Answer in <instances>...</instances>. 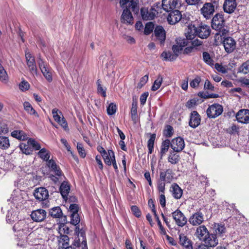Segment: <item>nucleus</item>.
Segmentation results:
<instances>
[{"label": "nucleus", "mask_w": 249, "mask_h": 249, "mask_svg": "<svg viewBox=\"0 0 249 249\" xmlns=\"http://www.w3.org/2000/svg\"><path fill=\"white\" fill-rule=\"evenodd\" d=\"M211 27L216 31L214 36V40H221L220 36L228 35V27L226 24V20L222 14L217 13L213 17Z\"/></svg>", "instance_id": "obj_1"}, {"label": "nucleus", "mask_w": 249, "mask_h": 249, "mask_svg": "<svg viewBox=\"0 0 249 249\" xmlns=\"http://www.w3.org/2000/svg\"><path fill=\"white\" fill-rule=\"evenodd\" d=\"M20 150L23 154H33L34 151H38L37 156H50V152L45 148L41 149L40 144L35 139L30 138L27 143L21 142L19 145Z\"/></svg>", "instance_id": "obj_2"}, {"label": "nucleus", "mask_w": 249, "mask_h": 249, "mask_svg": "<svg viewBox=\"0 0 249 249\" xmlns=\"http://www.w3.org/2000/svg\"><path fill=\"white\" fill-rule=\"evenodd\" d=\"M34 227L33 222H27L26 221L22 220H19L14 225L13 230L15 232H17V236L20 237L30 234L31 232L38 233L44 231V228L42 227L37 228L33 230Z\"/></svg>", "instance_id": "obj_3"}, {"label": "nucleus", "mask_w": 249, "mask_h": 249, "mask_svg": "<svg viewBox=\"0 0 249 249\" xmlns=\"http://www.w3.org/2000/svg\"><path fill=\"white\" fill-rule=\"evenodd\" d=\"M219 0H211L205 2L200 9V13L207 19H211L215 11L219 6Z\"/></svg>", "instance_id": "obj_4"}, {"label": "nucleus", "mask_w": 249, "mask_h": 249, "mask_svg": "<svg viewBox=\"0 0 249 249\" xmlns=\"http://www.w3.org/2000/svg\"><path fill=\"white\" fill-rule=\"evenodd\" d=\"M227 35L220 36L221 40H214V42L216 45L222 43L225 51L230 53L233 52L236 48V42L233 38L231 37L227 36Z\"/></svg>", "instance_id": "obj_5"}, {"label": "nucleus", "mask_w": 249, "mask_h": 249, "mask_svg": "<svg viewBox=\"0 0 249 249\" xmlns=\"http://www.w3.org/2000/svg\"><path fill=\"white\" fill-rule=\"evenodd\" d=\"M223 111L222 105L219 104H214L209 107L206 113L209 118H215L220 115Z\"/></svg>", "instance_id": "obj_6"}, {"label": "nucleus", "mask_w": 249, "mask_h": 249, "mask_svg": "<svg viewBox=\"0 0 249 249\" xmlns=\"http://www.w3.org/2000/svg\"><path fill=\"white\" fill-rule=\"evenodd\" d=\"M141 14L143 20H150L153 19L158 15V11L153 6L150 9L142 7L141 9Z\"/></svg>", "instance_id": "obj_7"}, {"label": "nucleus", "mask_w": 249, "mask_h": 249, "mask_svg": "<svg viewBox=\"0 0 249 249\" xmlns=\"http://www.w3.org/2000/svg\"><path fill=\"white\" fill-rule=\"evenodd\" d=\"M155 40L159 42L160 46H163L166 39V31L161 25H156L154 30Z\"/></svg>", "instance_id": "obj_8"}, {"label": "nucleus", "mask_w": 249, "mask_h": 249, "mask_svg": "<svg viewBox=\"0 0 249 249\" xmlns=\"http://www.w3.org/2000/svg\"><path fill=\"white\" fill-rule=\"evenodd\" d=\"M37 62L43 76L49 82H51L53 81V77L50 68L41 58H39Z\"/></svg>", "instance_id": "obj_9"}, {"label": "nucleus", "mask_w": 249, "mask_h": 249, "mask_svg": "<svg viewBox=\"0 0 249 249\" xmlns=\"http://www.w3.org/2000/svg\"><path fill=\"white\" fill-rule=\"evenodd\" d=\"M167 12H168L167 20L169 24L174 25L181 19V14L178 9L171 10Z\"/></svg>", "instance_id": "obj_10"}, {"label": "nucleus", "mask_w": 249, "mask_h": 249, "mask_svg": "<svg viewBox=\"0 0 249 249\" xmlns=\"http://www.w3.org/2000/svg\"><path fill=\"white\" fill-rule=\"evenodd\" d=\"M161 2L162 8L166 11L179 9L181 6L179 0H161Z\"/></svg>", "instance_id": "obj_11"}, {"label": "nucleus", "mask_w": 249, "mask_h": 249, "mask_svg": "<svg viewBox=\"0 0 249 249\" xmlns=\"http://www.w3.org/2000/svg\"><path fill=\"white\" fill-rule=\"evenodd\" d=\"M52 114L54 121L58 123L62 127L65 129L68 127L67 122L63 117L61 111L57 108H53L52 110Z\"/></svg>", "instance_id": "obj_12"}, {"label": "nucleus", "mask_w": 249, "mask_h": 249, "mask_svg": "<svg viewBox=\"0 0 249 249\" xmlns=\"http://www.w3.org/2000/svg\"><path fill=\"white\" fill-rule=\"evenodd\" d=\"M172 215L178 226L183 227L186 224L187 218L180 210H176L172 213Z\"/></svg>", "instance_id": "obj_13"}, {"label": "nucleus", "mask_w": 249, "mask_h": 249, "mask_svg": "<svg viewBox=\"0 0 249 249\" xmlns=\"http://www.w3.org/2000/svg\"><path fill=\"white\" fill-rule=\"evenodd\" d=\"M42 157L43 158V160L47 162L46 164L52 171L53 172L55 175L59 177L62 176V172L54 160L53 159L50 160L49 158L50 157Z\"/></svg>", "instance_id": "obj_14"}, {"label": "nucleus", "mask_w": 249, "mask_h": 249, "mask_svg": "<svg viewBox=\"0 0 249 249\" xmlns=\"http://www.w3.org/2000/svg\"><path fill=\"white\" fill-rule=\"evenodd\" d=\"M211 30L208 25L201 23L197 26V36L202 39H206L210 35Z\"/></svg>", "instance_id": "obj_15"}, {"label": "nucleus", "mask_w": 249, "mask_h": 249, "mask_svg": "<svg viewBox=\"0 0 249 249\" xmlns=\"http://www.w3.org/2000/svg\"><path fill=\"white\" fill-rule=\"evenodd\" d=\"M27 65L30 72L34 75L37 74V67L35 61V57L32 55L30 53L25 54Z\"/></svg>", "instance_id": "obj_16"}, {"label": "nucleus", "mask_w": 249, "mask_h": 249, "mask_svg": "<svg viewBox=\"0 0 249 249\" xmlns=\"http://www.w3.org/2000/svg\"><path fill=\"white\" fill-rule=\"evenodd\" d=\"M184 140L181 137L173 139L171 142V147L174 152H179L184 148Z\"/></svg>", "instance_id": "obj_17"}, {"label": "nucleus", "mask_w": 249, "mask_h": 249, "mask_svg": "<svg viewBox=\"0 0 249 249\" xmlns=\"http://www.w3.org/2000/svg\"><path fill=\"white\" fill-rule=\"evenodd\" d=\"M34 196L37 200L40 201H44L48 199L49 193L45 188L39 187L35 190Z\"/></svg>", "instance_id": "obj_18"}, {"label": "nucleus", "mask_w": 249, "mask_h": 249, "mask_svg": "<svg viewBox=\"0 0 249 249\" xmlns=\"http://www.w3.org/2000/svg\"><path fill=\"white\" fill-rule=\"evenodd\" d=\"M204 242V245L207 249L208 247H214L218 243V240L216 235L213 233H209L202 241Z\"/></svg>", "instance_id": "obj_19"}, {"label": "nucleus", "mask_w": 249, "mask_h": 249, "mask_svg": "<svg viewBox=\"0 0 249 249\" xmlns=\"http://www.w3.org/2000/svg\"><path fill=\"white\" fill-rule=\"evenodd\" d=\"M201 117L196 111H192L190 115L189 125L190 127L195 128L200 124Z\"/></svg>", "instance_id": "obj_20"}, {"label": "nucleus", "mask_w": 249, "mask_h": 249, "mask_svg": "<svg viewBox=\"0 0 249 249\" xmlns=\"http://www.w3.org/2000/svg\"><path fill=\"white\" fill-rule=\"evenodd\" d=\"M121 22L127 24L133 23L134 18L130 10L128 7L124 9L121 17Z\"/></svg>", "instance_id": "obj_21"}, {"label": "nucleus", "mask_w": 249, "mask_h": 249, "mask_svg": "<svg viewBox=\"0 0 249 249\" xmlns=\"http://www.w3.org/2000/svg\"><path fill=\"white\" fill-rule=\"evenodd\" d=\"M46 212L44 210L37 209L32 212L31 217L34 221L41 222L46 218Z\"/></svg>", "instance_id": "obj_22"}, {"label": "nucleus", "mask_w": 249, "mask_h": 249, "mask_svg": "<svg viewBox=\"0 0 249 249\" xmlns=\"http://www.w3.org/2000/svg\"><path fill=\"white\" fill-rule=\"evenodd\" d=\"M237 120L243 124H248L249 123V110L241 109L236 115Z\"/></svg>", "instance_id": "obj_23"}, {"label": "nucleus", "mask_w": 249, "mask_h": 249, "mask_svg": "<svg viewBox=\"0 0 249 249\" xmlns=\"http://www.w3.org/2000/svg\"><path fill=\"white\" fill-rule=\"evenodd\" d=\"M204 221V215L200 212H197L191 215L189 219L190 224L193 226L200 225Z\"/></svg>", "instance_id": "obj_24"}, {"label": "nucleus", "mask_w": 249, "mask_h": 249, "mask_svg": "<svg viewBox=\"0 0 249 249\" xmlns=\"http://www.w3.org/2000/svg\"><path fill=\"white\" fill-rule=\"evenodd\" d=\"M237 6L236 0H225L223 4L224 11L228 14L232 13Z\"/></svg>", "instance_id": "obj_25"}, {"label": "nucleus", "mask_w": 249, "mask_h": 249, "mask_svg": "<svg viewBox=\"0 0 249 249\" xmlns=\"http://www.w3.org/2000/svg\"><path fill=\"white\" fill-rule=\"evenodd\" d=\"M187 31L185 33L187 39L193 40L197 34V27L195 24H189L187 25Z\"/></svg>", "instance_id": "obj_26"}, {"label": "nucleus", "mask_w": 249, "mask_h": 249, "mask_svg": "<svg viewBox=\"0 0 249 249\" xmlns=\"http://www.w3.org/2000/svg\"><path fill=\"white\" fill-rule=\"evenodd\" d=\"M160 179L166 183L171 182L173 179V171L171 169H167L165 171L160 172Z\"/></svg>", "instance_id": "obj_27"}, {"label": "nucleus", "mask_w": 249, "mask_h": 249, "mask_svg": "<svg viewBox=\"0 0 249 249\" xmlns=\"http://www.w3.org/2000/svg\"><path fill=\"white\" fill-rule=\"evenodd\" d=\"M209 233L205 226H200L196 229L195 235L199 240L202 241Z\"/></svg>", "instance_id": "obj_28"}, {"label": "nucleus", "mask_w": 249, "mask_h": 249, "mask_svg": "<svg viewBox=\"0 0 249 249\" xmlns=\"http://www.w3.org/2000/svg\"><path fill=\"white\" fill-rule=\"evenodd\" d=\"M149 138L147 141V146L148 149V155L151 154L154 150V142L156 137V133H149Z\"/></svg>", "instance_id": "obj_29"}, {"label": "nucleus", "mask_w": 249, "mask_h": 249, "mask_svg": "<svg viewBox=\"0 0 249 249\" xmlns=\"http://www.w3.org/2000/svg\"><path fill=\"white\" fill-rule=\"evenodd\" d=\"M179 243L186 249H193V246L190 240L184 234L179 235Z\"/></svg>", "instance_id": "obj_30"}, {"label": "nucleus", "mask_w": 249, "mask_h": 249, "mask_svg": "<svg viewBox=\"0 0 249 249\" xmlns=\"http://www.w3.org/2000/svg\"><path fill=\"white\" fill-rule=\"evenodd\" d=\"M213 230L214 234L217 236H221L222 234L225 233L226 228L224 225L219 223H214L213 225Z\"/></svg>", "instance_id": "obj_31"}, {"label": "nucleus", "mask_w": 249, "mask_h": 249, "mask_svg": "<svg viewBox=\"0 0 249 249\" xmlns=\"http://www.w3.org/2000/svg\"><path fill=\"white\" fill-rule=\"evenodd\" d=\"M170 146L171 147V141L169 139H166L161 142L159 151L160 156L165 154L168 151Z\"/></svg>", "instance_id": "obj_32"}, {"label": "nucleus", "mask_w": 249, "mask_h": 249, "mask_svg": "<svg viewBox=\"0 0 249 249\" xmlns=\"http://www.w3.org/2000/svg\"><path fill=\"white\" fill-rule=\"evenodd\" d=\"M24 109L30 115H34L38 117L39 115L36 110L33 107L31 104L29 102H24L23 103Z\"/></svg>", "instance_id": "obj_33"}, {"label": "nucleus", "mask_w": 249, "mask_h": 249, "mask_svg": "<svg viewBox=\"0 0 249 249\" xmlns=\"http://www.w3.org/2000/svg\"><path fill=\"white\" fill-rule=\"evenodd\" d=\"M69 237L66 235H61L58 238V244L60 248H66L69 245Z\"/></svg>", "instance_id": "obj_34"}, {"label": "nucleus", "mask_w": 249, "mask_h": 249, "mask_svg": "<svg viewBox=\"0 0 249 249\" xmlns=\"http://www.w3.org/2000/svg\"><path fill=\"white\" fill-rule=\"evenodd\" d=\"M70 190V187L67 182H63L60 187V191L63 198L67 197Z\"/></svg>", "instance_id": "obj_35"}, {"label": "nucleus", "mask_w": 249, "mask_h": 249, "mask_svg": "<svg viewBox=\"0 0 249 249\" xmlns=\"http://www.w3.org/2000/svg\"><path fill=\"white\" fill-rule=\"evenodd\" d=\"M172 194L176 199L180 198L182 195V191L179 186L177 184H174L172 185Z\"/></svg>", "instance_id": "obj_36"}, {"label": "nucleus", "mask_w": 249, "mask_h": 249, "mask_svg": "<svg viewBox=\"0 0 249 249\" xmlns=\"http://www.w3.org/2000/svg\"><path fill=\"white\" fill-rule=\"evenodd\" d=\"M238 72L244 74L249 73V59L243 62L238 69Z\"/></svg>", "instance_id": "obj_37"}, {"label": "nucleus", "mask_w": 249, "mask_h": 249, "mask_svg": "<svg viewBox=\"0 0 249 249\" xmlns=\"http://www.w3.org/2000/svg\"><path fill=\"white\" fill-rule=\"evenodd\" d=\"M161 57H163V60L165 61H172L176 60L177 58V55L174 53L173 54L170 52L164 51L161 54Z\"/></svg>", "instance_id": "obj_38"}, {"label": "nucleus", "mask_w": 249, "mask_h": 249, "mask_svg": "<svg viewBox=\"0 0 249 249\" xmlns=\"http://www.w3.org/2000/svg\"><path fill=\"white\" fill-rule=\"evenodd\" d=\"M203 60L207 65L213 67L214 65V61L212 59L210 54L207 52H204L202 53Z\"/></svg>", "instance_id": "obj_39"}, {"label": "nucleus", "mask_w": 249, "mask_h": 249, "mask_svg": "<svg viewBox=\"0 0 249 249\" xmlns=\"http://www.w3.org/2000/svg\"><path fill=\"white\" fill-rule=\"evenodd\" d=\"M11 136L19 140L23 141L27 138V136L22 131L14 130L11 133Z\"/></svg>", "instance_id": "obj_40"}, {"label": "nucleus", "mask_w": 249, "mask_h": 249, "mask_svg": "<svg viewBox=\"0 0 249 249\" xmlns=\"http://www.w3.org/2000/svg\"><path fill=\"white\" fill-rule=\"evenodd\" d=\"M50 215L54 218H59L62 215V212L60 207H56L52 208L50 211Z\"/></svg>", "instance_id": "obj_41"}, {"label": "nucleus", "mask_w": 249, "mask_h": 249, "mask_svg": "<svg viewBox=\"0 0 249 249\" xmlns=\"http://www.w3.org/2000/svg\"><path fill=\"white\" fill-rule=\"evenodd\" d=\"M10 146L9 141L8 137L0 136V148L6 149Z\"/></svg>", "instance_id": "obj_42"}, {"label": "nucleus", "mask_w": 249, "mask_h": 249, "mask_svg": "<svg viewBox=\"0 0 249 249\" xmlns=\"http://www.w3.org/2000/svg\"><path fill=\"white\" fill-rule=\"evenodd\" d=\"M163 81V78L162 76L159 75L157 79H156L151 87V90L152 91H156L158 89Z\"/></svg>", "instance_id": "obj_43"}, {"label": "nucleus", "mask_w": 249, "mask_h": 249, "mask_svg": "<svg viewBox=\"0 0 249 249\" xmlns=\"http://www.w3.org/2000/svg\"><path fill=\"white\" fill-rule=\"evenodd\" d=\"M155 24L152 22L147 23L144 27V34L146 35H149L153 32L155 29Z\"/></svg>", "instance_id": "obj_44"}, {"label": "nucleus", "mask_w": 249, "mask_h": 249, "mask_svg": "<svg viewBox=\"0 0 249 249\" xmlns=\"http://www.w3.org/2000/svg\"><path fill=\"white\" fill-rule=\"evenodd\" d=\"M173 127L170 125H167L163 131V136L166 138H170L173 136Z\"/></svg>", "instance_id": "obj_45"}, {"label": "nucleus", "mask_w": 249, "mask_h": 249, "mask_svg": "<svg viewBox=\"0 0 249 249\" xmlns=\"http://www.w3.org/2000/svg\"><path fill=\"white\" fill-rule=\"evenodd\" d=\"M97 92L100 94L103 97H106V89L104 88L101 85V81L100 79H98L97 81Z\"/></svg>", "instance_id": "obj_46"}, {"label": "nucleus", "mask_w": 249, "mask_h": 249, "mask_svg": "<svg viewBox=\"0 0 249 249\" xmlns=\"http://www.w3.org/2000/svg\"><path fill=\"white\" fill-rule=\"evenodd\" d=\"M30 87L29 83L25 79H22L21 82L19 85V89L22 91L28 90Z\"/></svg>", "instance_id": "obj_47"}, {"label": "nucleus", "mask_w": 249, "mask_h": 249, "mask_svg": "<svg viewBox=\"0 0 249 249\" xmlns=\"http://www.w3.org/2000/svg\"><path fill=\"white\" fill-rule=\"evenodd\" d=\"M8 79L7 72L1 64L0 63V80L3 82L6 81Z\"/></svg>", "instance_id": "obj_48"}, {"label": "nucleus", "mask_w": 249, "mask_h": 249, "mask_svg": "<svg viewBox=\"0 0 249 249\" xmlns=\"http://www.w3.org/2000/svg\"><path fill=\"white\" fill-rule=\"evenodd\" d=\"M107 110L108 115H112L114 114L116 112L117 106L115 104L113 103H110L107 107Z\"/></svg>", "instance_id": "obj_49"}, {"label": "nucleus", "mask_w": 249, "mask_h": 249, "mask_svg": "<svg viewBox=\"0 0 249 249\" xmlns=\"http://www.w3.org/2000/svg\"><path fill=\"white\" fill-rule=\"evenodd\" d=\"M71 223L74 225H76L80 222V218L78 213H74L71 214Z\"/></svg>", "instance_id": "obj_50"}, {"label": "nucleus", "mask_w": 249, "mask_h": 249, "mask_svg": "<svg viewBox=\"0 0 249 249\" xmlns=\"http://www.w3.org/2000/svg\"><path fill=\"white\" fill-rule=\"evenodd\" d=\"M201 81V78L199 76H197L196 78L192 80L190 83V85L193 88H196L198 87V85Z\"/></svg>", "instance_id": "obj_51"}, {"label": "nucleus", "mask_w": 249, "mask_h": 249, "mask_svg": "<svg viewBox=\"0 0 249 249\" xmlns=\"http://www.w3.org/2000/svg\"><path fill=\"white\" fill-rule=\"evenodd\" d=\"M129 9H131L135 14L138 13L139 8L138 6L137 3L135 1H130V5L129 6Z\"/></svg>", "instance_id": "obj_52"}, {"label": "nucleus", "mask_w": 249, "mask_h": 249, "mask_svg": "<svg viewBox=\"0 0 249 249\" xmlns=\"http://www.w3.org/2000/svg\"><path fill=\"white\" fill-rule=\"evenodd\" d=\"M148 80V75L147 74L143 76L140 79V81L138 84V88L141 89L146 84Z\"/></svg>", "instance_id": "obj_53"}, {"label": "nucleus", "mask_w": 249, "mask_h": 249, "mask_svg": "<svg viewBox=\"0 0 249 249\" xmlns=\"http://www.w3.org/2000/svg\"><path fill=\"white\" fill-rule=\"evenodd\" d=\"M172 49L174 52V53L177 55V57H178L179 53L182 50V48H181V46H180L178 44H177V45H173Z\"/></svg>", "instance_id": "obj_54"}, {"label": "nucleus", "mask_w": 249, "mask_h": 249, "mask_svg": "<svg viewBox=\"0 0 249 249\" xmlns=\"http://www.w3.org/2000/svg\"><path fill=\"white\" fill-rule=\"evenodd\" d=\"M204 88L205 89L210 90L211 91L214 90V87L210 81L206 79L205 82Z\"/></svg>", "instance_id": "obj_55"}, {"label": "nucleus", "mask_w": 249, "mask_h": 249, "mask_svg": "<svg viewBox=\"0 0 249 249\" xmlns=\"http://www.w3.org/2000/svg\"><path fill=\"white\" fill-rule=\"evenodd\" d=\"M148 95L149 93L148 92H145L141 94L140 98L141 105L143 106L145 104Z\"/></svg>", "instance_id": "obj_56"}, {"label": "nucleus", "mask_w": 249, "mask_h": 249, "mask_svg": "<svg viewBox=\"0 0 249 249\" xmlns=\"http://www.w3.org/2000/svg\"><path fill=\"white\" fill-rule=\"evenodd\" d=\"M131 210L133 213L137 217H139L141 215V212L139 208L136 206H132Z\"/></svg>", "instance_id": "obj_57"}, {"label": "nucleus", "mask_w": 249, "mask_h": 249, "mask_svg": "<svg viewBox=\"0 0 249 249\" xmlns=\"http://www.w3.org/2000/svg\"><path fill=\"white\" fill-rule=\"evenodd\" d=\"M239 127L235 124H232L227 130V132L230 134H233L238 132Z\"/></svg>", "instance_id": "obj_58"}, {"label": "nucleus", "mask_w": 249, "mask_h": 249, "mask_svg": "<svg viewBox=\"0 0 249 249\" xmlns=\"http://www.w3.org/2000/svg\"><path fill=\"white\" fill-rule=\"evenodd\" d=\"M152 212L155 216V217L156 219V221H157V223H158V225L160 229V230H161V231H163L164 230V228L163 227H162V225H161V222L159 219V217H158L157 214L156 213V210L155 209H152Z\"/></svg>", "instance_id": "obj_59"}, {"label": "nucleus", "mask_w": 249, "mask_h": 249, "mask_svg": "<svg viewBox=\"0 0 249 249\" xmlns=\"http://www.w3.org/2000/svg\"><path fill=\"white\" fill-rule=\"evenodd\" d=\"M134 1V0H120V3L122 7H124L125 6V8L129 7L130 5V1Z\"/></svg>", "instance_id": "obj_60"}, {"label": "nucleus", "mask_w": 249, "mask_h": 249, "mask_svg": "<svg viewBox=\"0 0 249 249\" xmlns=\"http://www.w3.org/2000/svg\"><path fill=\"white\" fill-rule=\"evenodd\" d=\"M115 157H105L104 159L105 163L108 165H111L115 160Z\"/></svg>", "instance_id": "obj_61"}, {"label": "nucleus", "mask_w": 249, "mask_h": 249, "mask_svg": "<svg viewBox=\"0 0 249 249\" xmlns=\"http://www.w3.org/2000/svg\"><path fill=\"white\" fill-rule=\"evenodd\" d=\"M70 212L71 213H78V207L77 204H71L69 207Z\"/></svg>", "instance_id": "obj_62"}, {"label": "nucleus", "mask_w": 249, "mask_h": 249, "mask_svg": "<svg viewBox=\"0 0 249 249\" xmlns=\"http://www.w3.org/2000/svg\"><path fill=\"white\" fill-rule=\"evenodd\" d=\"M137 102L136 101H133L132 103V107L131 108V114H137Z\"/></svg>", "instance_id": "obj_63"}, {"label": "nucleus", "mask_w": 249, "mask_h": 249, "mask_svg": "<svg viewBox=\"0 0 249 249\" xmlns=\"http://www.w3.org/2000/svg\"><path fill=\"white\" fill-rule=\"evenodd\" d=\"M159 201L161 206L163 208L166 205L165 196L163 194H161L160 195Z\"/></svg>", "instance_id": "obj_64"}]
</instances>
